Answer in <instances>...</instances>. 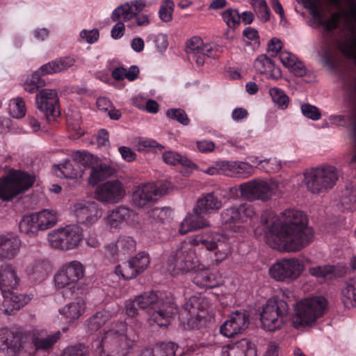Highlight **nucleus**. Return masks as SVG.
Here are the masks:
<instances>
[{
  "label": "nucleus",
  "instance_id": "nucleus-11",
  "mask_svg": "<svg viewBox=\"0 0 356 356\" xmlns=\"http://www.w3.org/2000/svg\"><path fill=\"white\" fill-rule=\"evenodd\" d=\"M303 270L304 265L298 258H282L269 268L268 273L275 281L289 283L299 277Z\"/></svg>",
  "mask_w": 356,
  "mask_h": 356
},
{
  "label": "nucleus",
  "instance_id": "nucleus-31",
  "mask_svg": "<svg viewBox=\"0 0 356 356\" xmlns=\"http://www.w3.org/2000/svg\"><path fill=\"white\" fill-rule=\"evenodd\" d=\"M156 186L154 184L140 185L133 192L131 202L136 207L148 209L154 204Z\"/></svg>",
  "mask_w": 356,
  "mask_h": 356
},
{
  "label": "nucleus",
  "instance_id": "nucleus-43",
  "mask_svg": "<svg viewBox=\"0 0 356 356\" xmlns=\"http://www.w3.org/2000/svg\"><path fill=\"white\" fill-rule=\"evenodd\" d=\"M255 163V168L264 170L268 173H273L280 171L282 168L281 160L276 157L258 160L257 157L251 159Z\"/></svg>",
  "mask_w": 356,
  "mask_h": 356
},
{
  "label": "nucleus",
  "instance_id": "nucleus-40",
  "mask_svg": "<svg viewBox=\"0 0 356 356\" xmlns=\"http://www.w3.org/2000/svg\"><path fill=\"white\" fill-rule=\"evenodd\" d=\"M254 67L258 72L266 75L268 78L277 79L282 76L280 69L265 54L259 55L257 58Z\"/></svg>",
  "mask_w": 356,
  "mask_h": 356
},
{
  "label": "nucleus",
  "instance_id": "nucleus-16",
  "mask_svg": "<svg viewBox=\"0 0 356 356\" xmlns=\"http://www.w3.org/2000/svg\"><path fill=\"white\" fill-rule=\"evenodd\" d=\"M104 220L109 228L120 229L125 226H135L138 222V216L134 210L120 205L109 210Z\"/></svg>",
  "mask_w": 356,
  "mask_h": 356
},
{
  "label": "nucleus",
  "instance_id": "nucleus-5",
  "mask_svg": "<svg viewBox=\"0 0 356 356\" xmlns=\"http://www.w3.org/2000/svg\"><path fill=\"white\" fill-rule=\"evenodd\" d=\"M58 221V216L56 211L44 209L24 215L19 221V227L22 233L35 236L40 232L52 228Z\"/></svg>",
  "mask_w": 356,
  "mask_h": 356
},
{
  "label": "nucleus",
  "instance_id": "nucleus-10",
  "mask_svg": "<svg viewBox=\"0 0 356 356\" xmlns=\"http://www.w3.org/2000/svg\"><path fill=\"white\" fill-rule=\"evenodd\" d=\"M288 312L289 305L286 301L275 298H270L263 306L260 315L263 328L270 332L280 329Z\"/></svg>",
  "mask_w": 356,
  "mask_h": 356
},
{
  "label": "nucleus",
  "instance_id": "nucleus-41",
  "mask_svg": "<svg viewBox=\"0 0 356 356\" xmlns=\"http://www.w3.org/2000/svg\"><path fill=\"white\" fill-rule=\"evenodd\" d=\"M75 63L72 57H63L56 59L42 65L38 70L42 76L53 74L63 72L72 67Z\"/></svg>",
  "mask_w": 356,
  "mask_h": 356
},
{
  "label": "nucleus",
  "instance_id": "nucleus-62",
  "mask_svg": "<svg viewBox=\"0 0 356 356\" xmlns=\"http://www.w3.org/2000/svg\"><path fill=\"white\" fill-rule=\"evenodd\" d=\"M79 36L82 42L92 44L98 40L99 33L97 29L91 30L83 29L80 32Z\"/></svg>",
  "mask_w": 356,
  "mask_h": 356
},
{
  "label": "nucleus",
  "instance_id": "nucleus-46",
  "mask_svg": "<svg viewBox=\"0 0 356 356\" xmlns=\"http://www.w3.org/2000/svg\"><path fill=\"white\" fill-rule=\"evenodd\" d=\"M114 273L117 277L124 280L133 279L138 275L131 259L118 265Z\"/></svg>",
  "mask_w": 356,
  "mask_h": 356
},
{
  "label": "nucleus",
  "instance_id": "nucleus-1",
  "mask_svg": "<svg viewBox=\"0 0 356 356\" xmlns=\"http://www.w3.org/2000/svg\"><path fill=\"white\" fill-rule=\"evenodd\" d=\"M284 221L273 224L266 237L268 244L280 251L297 252L313 240L312 229L307 226L303 212L286 210L283 212Z\"/></svg>",
  "mask_w": 356,
  "mask_h": 356
},
{
  "label": "nucleus",
  "instance_id": "nucleus-32",
  "mask_svg": "<svg viewBox=\"0 0 356 356\" xmlns=\"http://www.w3.org/2000/svg\"><path fill=\"white\" fill-rule=\"evenodd\" d=\"M313 18L329 34L331 31L337 27L341 15L339 13H333L331 17L325 19L320 3L316 1H309L306 6Z\"/></svg>",
  "mask_w": 356,
  "mask_h": 356
},
{
  "label": "nucleus",
  "instance_id": "nucleus-30",
  "mask_svg": "<svg viewBox=\"0 0 356 356\" xmlns=\"http://www.w3.org/2000/svg\"><path fill=\"white\" fill-rule=\"evenodd\" d=\"M145 6V2L143 0L127 2L114 9L111 17L113 22L122 19L124 22L131 23L135 16L144 10Z\"/></svg>",
  "mask_w": 356,
  "mask_h": 356
},
{
  "label": "nucleus",
  "instance_id": "nucleus-53",
  "mask_svg": "<svg viewBox=\"0 0 356 356\" xmlns=\"http://www.w3.org/2000/svg\"><path fill=\"white\" fill-rule=\"evenodd\" d=\"M175 3L172 0H161L159 10V18L164 22H170L172 19Z\"/></svg>",
  "mask_w": 356,
  "mask_h": 356
},
{
  "label": "nucleus",
  "instance_id": "nucleus-44",
  "mask_svg": "<svg viewBox=\"0 0 356 356\" xmlns=\"http://www.w3.org/2000/svg\"><path fill=\"white\" fill-rule=\"evenodd\" d=\"M341 294L346 307H356V278L350 279L345 283Z\"/></svg>",
  "mask_w": 356,
  "mask_h": 356
},
{
  "label": "nucleus",
  "instance_id": "nucleus-23",
  "mask_svg": "<svg viewBox=\"0 0 356 356\" xmlns=\"http://www.w3.org/2000/svg\"><path fill=\"white\" fill-rule=\"evenodd\" d=\"M254 214V208L249 204L233 205L221 211L220 221L223 225L243 223Z\"/></svg>",
  "mask_w": 356,
  "mask_h": 356
},
{
  "label": "nucleus",
  "instance_id": "nucleus-58",
  "mask_svg": "<svg viewBox=\"0 0 356 356\" xmlns=\"http://www.w3.org/2000/svg\"><path fill=\"white\" fill-rule=\"evenodd\" d=\"M166 115L169 118L177 120L183 125H188L190 122V120L186 112L181 108L168 109L166 112Z\"/></svg>",
  "mask_w": 356,
  "mask_h": 356
},
{
  "label": "nucleus",
  "instance_id": "nucleus-9",
  "mask_svg": "<svg viewBox=\"0 0 356 356\" xmlns=\"http://www.w3.org/2000/svg\"><path fill=\"white\" fill-rule=\"evenodd\" d=\"M85 266L77 260L63 264L54 276V284L56 289H69L72 293L79 289V281L85 275Z\"/></svg>",
  "mask_w": 356,
  "mask_h": 356
},
{
  "label": "nucleus",
  "instance_id": "nucleus-29",
  "mask_svg": "<svg viewBox=\"0 0 356 356\" xmlns=\"http://www.w3.org/2000/svg\"><path fill=\"white\" fill-rule=\"evenodd\" d=\"M44 330L41 328H33L26 333L28 337V341H30L35 349L47 350L51 349L60 339V331L47 335L43 338Z\"/></svg>",
  "mask_w": 356,
  "mask_h": 356
},
{
  "label": "nucleus",
  "instance_id": "nucleus-56",
  "mask_svg": "<svg viewBox=\"0 0 356 356\" xmlns=\"http://www.w3.org/2000/svg\"><path fill=\"white\" fill-rule=\"evenodd\" d=\"M269 93L271 96V98L273 102L282 109H284L288 106L289 104V97L284 92L283 90L273 88L270 89Z\"/></svg>",
  "mask_w": 356,
  "mask_h": 356
},
{
  "label": "nucleus",
  "instance_id": "nucleus-63",
  "mask_svg": "<svg viewBox=\"0 0 356 356\" xmlns=\"http://www.w3.org/2000/svg\"><path fill=\"white\" fill-rule=\"evenodd\" d=\"M301 111L302 114L313 120H318L321 114L318 110V108L314 106H312L309 104H305L301 106Z\"/></svg>",
  "mask_w": 356,
  "mask_h": 356
},
{
  "label": "nucleus",
  "instance_id": "nucleus-6",
  "mask_svg": "<svg viewBox=\"0 0 356 356\" xmlns=\"http://www.w3.org/2000/svg\"><path fill=\"white\" fill-rule=\"evenodd\" d=\"M83 238L82 229L73 224L49 232L47 234V242L55 250L69 251L77 248L82 243Z\"/></svg>",
  "mask_w": 356,
  "mask_h": 356
},
{
  "label": "nucleus",
  "instance_id": "nucleus-34",
  "mask_svg": "<svg viewBox=\"0 0 356 356\" xmlns=\"http://www.w3.org/2000/svg\"><path fill=\"white\" fill-rule=\"evenodd\" d=\"M20 239L14 235H0V261H10L19 254Z\"/></svg>",
  "mask_w": 356,
  "mask_h": 356
},
{
  "label": "nucleus",
  "instance_id": "nucleus-14",
  "mask_svg": "<svg viewBox=\"0 0 356 356\" xmlns=\"http://www.w3.org/2000/svg\"><path fill=\"white\" fill-rule=\"evenodd\" d=\"M28 345L25 332H15L8 327L0 328V353L5 356H16Z\"/></svg>",
  "mask_w": 356,
  "mask_h": 356
},
{
  "label": "nucleus",
  "instance_id": "nucleus-50",
  "mask_svg": "<svg viewBox=\"0 0 356 356\" xmlns=\"http://www.w3.org/2000/svg\"><path fill=\"white\" fill-rule=\"evenodd\" d=\"M138 306L140 309H147L149 313L154 314V306L156 303V293L147 292L136 298Z\"/></svg>",
  "mask_w": 356,
  "mask_h": 356
},
{
  "label": "nucleus",
  "instance_id": "nucleus-28",
  "mask_svg": "<svg viewBox=\"0 0 356 356\" xmlns=\"http://www.w3.org/2000/svg\"><path fill=\"white\" fill-rule=\"evenodd\" d=\"M222 207L220 195L214 191L202 194L196 200L193 209L195 214L209 215L218 211Z\"/></svg>",
  "mask_w": 356,
  "mask_h": 356
},
{
  "label": "nucleus",
  "instance_id": "nucleus-48",
  "mask_svg": "<svg viewBox=\"0 0 356 356\" xmlns=\"http://www.w3.org/2000/svg\"><path fill=\"white\" fill-rule=\"evenodd\" d=\"M139 72L138 67L133 65L128 70L124 67H116L112 72V76L115 80L120 81L124 79L131 81L136 79Z\"/></svg>",
  "mask_w": 356,
  "mask_h": 356
},
{
  "label": "nucleus",
  "instance_id": "nucleus-64",
  "mask_svg": "<svg viewBox=\"0 0 356 356\" xmlns=\"http://www.w3.org/2000/svg\"><path fill=\"white\" fill-rule=\"evenodd\" d=\"M176 348L172 342L162 343L157 350V356H175Z\"/></svg>",
  "mask_w": 356,
  "mask_h": 356
},
{
  "label": "nucleus",
  "instance_id": "nucleus-7",
  "mask_svg": "<svg viewBox=\"0 0 356 356\" xmlns=\"http://www.w3.org/2000/svg\"><path fill=\"white\" fill-rule=\"evenodd\" d=\"M197 245H202L209 251H214L211 262L218 266L232 253V248L229 238L219 232H206L196 235L193 239Z\"/></svg>",
  "mask_w": 356,
  "mask_h": 356
},
{
  "label": "nucleus",
  "instance_id": "nucleus-60",
  "mask_svg": "<svg viewBox=\"0 0 356 356\" xmlns=\"http://www.w3.org/2000/svg\"><path fill=\"white\" fill-rule=\"evenodd\" d=\"M253 172L254 168L252 165L245 162L236 161L234 177L248 178L251 176Z\"/></svg>",
  "mask_w": 356,
  "mask_h": 356
},
{
  "label": "nucleus",
  "instance_id": "nucleus-49",
  "mask_svg": "<svg viewBox=\"0 0 356 356\" xmlns=\"http://www.w3.org/2000/svg\"><path fill=\"white\" fill-rule=\"evenodd\" d=\"M132 104L142 111L149 113H156V102L147 95H138L132 99Z\"/></svg>",
  "mask_w": 356,
  "mask_h": 356
},
{
  "label": "nucleus",
  "instance_id": "nucleus-37",
  "mask_svg": "<svg viewBox=\"0 0 356 356\" xmlns=\"http://www.w3.org/2000/svg\"><path fill=\"white\" fill-rule=\"evenodd\" d=\"M192 259V252L184 248L177 250L175 255L169 259L167 270L173 271L177 268L182 272H187L193 268Z\"/></svg>",
  "mask_w": 356,
  "mask_h": 356
},
{
  "label": "nucleus",
  "instance_id": "nucleus-47",
  "mask_svg": "<svg viewBox=\"0 0 356 356\" xmlns=\"http://www.w3.org/2000/svg\"><path fill=\"white\" fill-rule=\"evenodd\" d=\"M8 113L14 118L19 119L26 115L25 102L22 98L17 97L10 99L8 106Z\"/></svg>",
  "mask_w": 356,
  "mask_h": 356
},
{
  "label": "nucleus",
  "instance_id": "nucleus-45",
  "mask_svg": "<svg viewBox=\"0 0 356 356\" xmlns=\"http://www.w3.org/2000/svg\"><path fill=\"white\" fill-rule=\"evenodd\" d=\"M163 159L167 164L173 165L180 164L190 169L196 168V165L189 159L172 151L164 152L163 154Z\"/></svg>",
  "mask_w": 356,
  "mask_h": 356
},
{
  "label": "nucleus",
  "instance_id": "nucleus-51",
  "mask_svg": "<svg viewBox=\"0 0 356 356\" xmlns=\"http://www.w3.org/2000/svg\"><path fill=\"white\" fill-rule=\"evenodd\" d=\"M111 315L107 310H102L97 312L95 315L88 320V327L89 330L94 331L102 326L110 318Z\"/></svg>",
  "mask_w": 356,
  "mask_h": 356
},
{
  "label": "nucleus",
  "instance_id": "nucleus-39",
  "mask_svg": "<svg viewBox=\"0 0 356 356\" xmlns=\"http://www.w3.org/2000/svg\"><path fill=\"white\" fill-rule=\"evenodd\" d=\"M204 214L188 213L181 222L179 232L181 234H186L200 229L209 227L211 224Z\"/></svg>",
  "mask_w": 356,
  "mask_h": 356
},
{
  "label": "nucleus",
  "instance_id": "nucleus-55",
  "mask_svg": "<svg viewBox=\"0 0 356 356\" xmlns=\"http://www.w3.org/2000/svg\"><path fill=\"white\" fill-rule=\"evenodd\" d=\"M222 15L224 22L229 28L234 29L240 24L241 15L236 9L228 8Z\"/></svg>",
  "mask_w": 356,
  "mask_h": 356
},
{
  "label": "nucleus",
  "instance_id": "nucleus-36",
  "mask_svg": "<svg viewBox=\"0 0 356 356\" xmlns=\"http://www.w3.org/2000/svg\"><path fill=\"white\" fill-rule=\"evenodd\" d=\"M48 269V262L45 259H38L30 262L26 266L24 273L31 282L39 283L47 278Z\"/></svg>",
  "mask_w": 356,
  "mask_h": 356
},
{
  "label": "nucleus",
  "instance_id": "nucleus-3",
  "mask_svg": "<svg viewBox=\"0 0 356 356\" xmlns=\"http://www.w3.org/2000/svg\"><path fill=\"white\" fill-rule=\"evenodd\" d=\"M35 180L33 174L16 170L9 171L0 178V200L5 202L12 200L31 188Z\"/></svg>",
  "mask_w": 356,
  "mask_h": 356
},
{
  "label": "nucleus",
  "instance_id": "nucleus-61",
  "mask_svg": "<svg viewBox=\"0 0 356 356\" xmlns=\"http://www.w3.org/2000/svg\"><path fill=\"white\" fill-rule=\"evenodd\" d=\"M251 5L254 10L261 15V17L264 21H268L270 19V10L268 7L265 0H252Z\"/></svg>",
  "mask_w": 356,
  "mask_h": 356
},
{
  "label": "nucleus",
  "instance_id": "nucleus-57",
  "mask_svg": "<svg viewBox=\"0 0 356 356\" xmlns=\"http://www.w3.org/2000/svg\"><path fill=\"white\" fill-rule=\"evenodd\" d=\"M133 145L138 152H150L156 147L154 140L145 137L136 138Z\"/></svg>",
  "mask_w": 356,
  "mask_h": 356
},
{
  "label": "nucleus",
  "instance_id": "nucleus-4",
  "mask_svg": "<svg viewBox=\"0 0 356 356\" xmlns=\"http://www.w3.org/2000/svg\"><path fill=\"white\" fill-rule=\"evenodd\" d=\"M327 300L323 297L306 298L296 303L292 323L296 328L311 325L321 316Z\"/></svg>",
  "mask_w": 356,
  "mask_h": 356
},
{
  "label": "nucleus",
  "instance_id": "nucleus-2",
  "mask_svg": "<svg viewBox=\"0 0 356 356\" xmlns=\"http://www.w3.org/2000/svg\"><path fill=\"white\" fill-rule=\"evenodd\" d=\"M126 330L127 326L123 322L113 325L101 337V346L104 349L100 356H124L134 345V341L125 335Z\"/></svg>",
  "mask_w": 356,
  "mask_h": 356
},
{
  "label": "nucleus",
  "instance_id": "nucleus-25",
  "mask_svg": "<svg viewBox=\"0 0 356 356\" xmlns=\"http://www.w3.org/2000/svg\"><path fill=\"white\" fill-rule=\"evenodd\" d=\"M22 282L20 270L12 263L0 264V291L17 289Z\"/></svg>",
  "mask_w": 356,
  "mask_h": 356
},
{
  "label": "nucleus",
  "instance_id": "nucleus-35",
  "mask_svg": "<svg viewBox=\"0 0 356 356\" xmlns=\"http://www.w3.org/2000/svg\"><path fill=\"white\" fill-rule=\"evenodd\" d=\"M256 346L247 339H242L222 348L221 356H257Z\"/></svg>",
  "mask_w": 356,
  "mask_h": 356
},
{
  "label": "nucleus",
  "instance_id": "nucleus-15",
  "mask_svg": "<svg viewBox=\"0 0 356 356\" xmlns=\"http://www.w3.org/2000/svg\"><path fill=\"white\" fill-rule=\"evenodd\" d=\"M209 302L207 298L201 296H191L188 300L185 302L179 314V318L183 323H187L191 327H197L198 323L203 314L207 309Z\"/></svg>",
  "mask_w": 356,
  "mask_h": 356
},
{
  "label": "nucleus",
  "instance_id": "nucleus-52",
  "mask_svg": "<svg viewBox=\"0 0 356 356\" xmlns=\"http://www.w3.org/2000/svg\"><path fill=\"white\" fill-rule=\"evenodd\" d=\"M41 76L42 74H40L38 70L34 72L24 81L23 84L24 89L29 93H34L38 88L44 85V82L41 79Z\"/></svg>",
  "mask_w": 356,
  "mask_h": 356
},
{
  "label": "nucleus",
  "instance_id": "nucleus-27",
  "mask_svg": "<svg viewBox=\"0 0 356 356\" xmlns=\"http://www.w3.org/2000/svg\"><path fill=\"white\" fill-rule=\"evenodd\" d=\"M136 241L131 236L121 234L116 240L105 246L106 255L115 259L129 254L136 250Z\"/></svg>",
  "mask_w": 356,
  "mask_h": 356
},
{
  "label": "nucleus",
  "instance_id": "nucleus-8",
  "mask_svg": "<svg viewBox=\"0 0 356 356\" xmlns=\"http://www.w3.org/2000/svg\"><path fill=\"white\" fill-rule=\"evenodd\" d=\"M339 179L337 170L332 165L313 168L305 173V183L312 193H321L332 188Z\"/></svg>",
  "mask_w": 356,
  "mask_h": 356
},
{
  "label": "nucleus",
  "instance_id": "nucleus-17",
  "mask_svg": "<svg viewBox=\"0 0 356 356\" xmlns=\"http://www.w3.org/2000/svg\"><path fill=\"white\" fill-rule=\"evenodd\" d=\"M38 109L42 112L48 121L55 120L60 115L58 92L54 88L40 90L35 97Z\"/></svg>",
  "mask_w": 356,
  "mask_h": 356
},
{
  "label": "nucleus",
  "instance_id": "nucleus-42",
  "mask_svg": "<svg viewBox=\"0 0 356 356\" xmlns=\"http://www.w3.org/2000/svg\"><path fill=\"white\" fill-rule=\"evenodd\" d=\"M220 277L208 270L197 272L193 277V282L201 287L213 288L218 285Z\"/></svg>",
  "mask_w": 356,
  "mask_h": 356
},
{
  "label": "nucleus",
  "instance_id": "nucleus-13",
  "mask_svg": "<svg viewBox=\"0 0 356 356\" xmlns=\"http://www.w3.org/2000/svg\"><path fill=\"white\" fill-rule=\"evenodd\" d=\"M95 199L103 204H115L126 196V186L120 179L106 181L99 184L94 192Z\"/></svg>",
  "mask_w": 356,
  "mask_h": 356
},
{
  "label": "nucleus",
  "instance_id": "nucleus-59",
  "mask_svg": "<svg viewBox=\"0 0 356 356\" xmlns=\"http://www.w3.org/2000/svg\"><path fill=\"white\" fill-rule=\"evenodd\" d=\"M334 269L335 268L333 266H318L310 268L309 269V272L312 276L325 278L331 274H333L334 273Z\"/></svg>",
  "mask_w": 356,
  "mask_h": 356
},
{
  "label": "nucleus",
  "instance_id": "nucleus-24",
  "mask_svg": "<svg viewBox=\"0 0 356 356\" xmlns=\"http://www.w3.org/2000/svg\"><path fill=\"white\" fill-rule=\"evenodd\" d=\"M249 323V314L245 310H238L231 314L229 318L220 326V332L227 337H232L243 332Z\"/></svg>",
  "mask_w": 356,
  "mask_h": 356
},
{
  "label": "nucleus",
  "instance_id": "nucleus-20",
  "mask_svg": "<svg viewBox=\"0 0 356 356\" xmlns=\"http://www.w3.org/2000/svg\"><path fill=\"white\" fill-rule=\"evenodd\" d=\"M185 51L188 59L194 62L199 67L205 63L206 57H214L213 49L211 44H204L202 40L197 36H194L186 42Z\"/></svg>",
  "mask_w": 356,
  "mask_h": 356
},
{
  "label": "nucleus",
  "instance_id": "nucleus-18",
  "mask_svg": "<svg viewBox=\"0 0 356 356\" xmlns=\"http://www.w3.org/2000/svg\"><path fill=\"white\" fill-rule=\"evenodd\" d=\"M72 211L78 220L83 224L94 225L102 216V207L95 201L80 200L72 206Z\"/></svg>",
  "mask_w": 356,
  "mask_h": 356
},
{
  "label": "nucleus",
  "instance_id": "nucleus-33",
  "mask_svg": "<svg viewBox=\"0 0 356 356\" xmlns=\"http://www.w3.org/2000/svg\"><path fill=\"white\" fill-rule=\"evenodd\" d=\"M86 308V301L78 298L59 308L58 313L68 323H73L85 314Z\"/></svg>",
  "mask_w": 356,
  "mask_h": 356
},
{
  "label": "nucleus",
  "instance_id": "nucleus-54",
  "mask_svg": "<svg viewBox=\"0 0 356 356\" xmlns=\"http://www.w3.org/2000/svg\"><path fill=\"white\" fill-rule=\"evenodd\" d=\"M130 259L138 275L143 272L149 264V255L144 252H138Z\"/></svg>",
  "mask_w": 356,
  "mask_h": 356
},
{
  "label": "nucleus",
  "instance_id": "nucleus-26",
  "mask_svg": "<svg viewBox=\"0 0 356 356\" xmlns=\"http://www.w3.org/2000/svg\"><path fill=\"white\" fill-rule=\"evenodd\" d=\"M176 313L177 307L172 296L161 294L157 297V326L167 327Z\"/></svg>",
  "mask_w": 356,
  "mask_h": 356
},
{
  "label": "nucleus",
  "instance_id": "nucleus-12",
  "mask_svg": "<svg viewBox=\"0 0 356 356\" xmlns=\"http://www.w3.org/2000/svg\"><path fill=\"white\" fill-rule=\"evenodd\" d=\"M275 182L264 179H253L238 186L241 195L250 200L267 201L275 195L277 190Z\"/></svg>",
  "mask_w": 356,
  "mask_h": 356
},
{
  "label": "nucleus",
  "instance_id": "nucleus-22",
  "mask_svg": "<svg viewBox=\"0 0 356 356\" xmlns=\"http://www.w3.org/2000/svg\"><path fill=\"white\" fill-rule=\"evenodd\" d=\"M78 155L85 156L86 161H90V173L88 183L92 186H96L101 181L112 176L115 170L108 163L102 162L97 156L88 152H79Z\"/></svg>",
  "mask_w": 356,
  "mask_h": 356
},
{
  "label": "nucleus",
  "instance_id": "nucleus-19",
  "mask_svg": "<svg viewBox=\"0 0 356 356\" xmlns=\"http://www.w3.org/2000/svg\"><path fill=\"white\" fill-rule=\"evenodd\" d=\"M76 152L72 159H65L57 165H54L53 170L57 177L69 179H78L83 177L85 168L81 161H86L85 156H79Z\"/></svg>",
  "mask_w": 356,
  "mask_h": 356
},
{
  "label": "nucleus",
  "instance_id": "nucleus-21",
  "mask_svg": "<svg viewBox=\"0 0 356 356\" xmlns=\"http://www.w3.org/2000/svg\"><path fill=\"white\" fill-rule=\"evenodd\" d=\"M338 49L346 58L353 59L356 62V39H348L343 42H337V48L332 47L325 49L322 60L323 63L330 69L334 70L337 67Z\"/></svg>",
  "mask_w": 356,
  "mask_h": 356
},
{
  "label": "nucleus",
  "instance_id": "nucleus-38",
  "mask_svg": "<svg viewBox=\"0 0 356 356\" xmlns=\"http://www.w3.org/2000/svg\"><path fill=\"white\" fill-rule=\"evenodd\" d=\"M14 290L1 292L8 314H11L27 305L32 299V294L17 293Z\"/></svg>",
  "mask_w": 356,
  "mask_h": 356
}]
</instances>
